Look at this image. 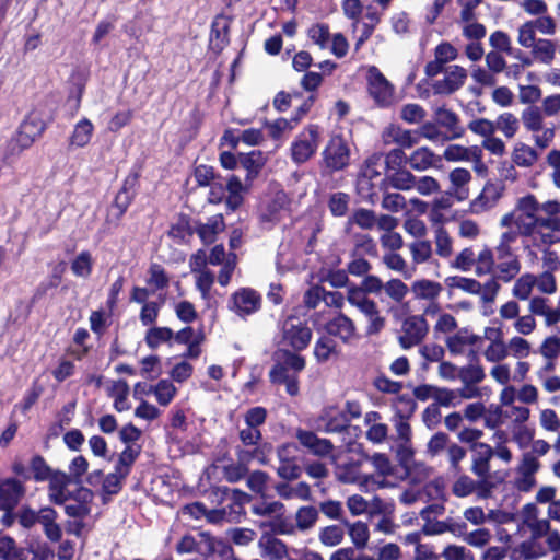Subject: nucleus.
<instances>
[{"mask_svg":"<svg viewBox=\"0 0 560 560\" xmlns=\"http://www.w3.org/2000/svg\"><path fill=\"white\" fill-rule=\"evenodd\" d=\"M545 117L544 112L535 106L526 107L521 114L524 128L533 135L535 145L541 150L548 148L556 138L555 126H546Z\"/></svg>","mask_w":560,"mask_h":560,"instance_id":"nucleus-4","label":"nucleus"},{"mask_svg":"<svg viewBox=\"0 0 560 560\" xmlns=\"http://www.w3.org/2000/svg\"><path fill=\"white\" fill-rule=\"evenodd\" d=\"M94 124L86 117L78 120L68 137V147L71 150L86 148L94 136Z\"/></svg>","mask_w":560,"mask_h":560,"instance_id":"nucleus-22","label":"nucleus"},{"mask_svg":"<svg viewBox=\"0 0 560 560\" xmlns=\"http://www.w3.org/2000/svg\"><path fill=\"white\" fill-rule=\"evenodd\" d=\"M457 330V320L456 318L448 313H439L438 318L435 320L433 331L434 334L440 336H450Z\"/></svg>","mask_w":560,"mask_h":560,"instance_id":"nucleus-53","label":"nucleus"},{"mask_svg":"<svg viewBox=\"0 0 560 560\" xmlns=\"http://www.w3.org/2000/svg\"><path fill=\"white\" fill-rule=\"evenodd\" d=\"M489 341L483 349V357L488 362L499 363L509 357L508 343L504 341L503 331L499 327H486L482 340Z\"/></svg>","mask_w":560,"mask_h":560,"instance_id":"nucleus-11","label":"nucleus"},{"mask_svg":"<svg viewBox=\"0 0 560 560\" xmlns=\"http://www.w3.org/2000/svg\"><path fill=\"white\" fill-rule=\"evenodd\" d=\"M287 196L283 191H277L272 197L262 201L259 210L260 221L264 224L278 222L285 210Z\"/></svg>","mask_w":560,"mask_h":560,"instance_id":"nucleus-18","label":"nucleus"},{"mask_svg":"<svg viewBox=\"0 0 560 560\" xmlns=\"http://www.w3.org/2000/svg\"><path fill=\"white\" fill-rule=\"evenodd\" d=\"M106 392L109 397L114 399V408L118 412H122L130 409V402L128 400L129 386L127 382L122 380L110 381L106 384Z\"/></svg>","mask_w":560,"mask_h":560,"instance_id":"nucleus-27","label":"nucleus"},{"mask_svg":"<svg viewBox=\"0 0 560 560\" xmlns=\"http://www.w3.org/2000/svg\"><path fill=\"white\" fill-rule=\"evenodd\" d=\"M495 130L501 131L504 137L511 139L515 137L520 129L518 118L512 113H503L494 121Z\"/></svg>","mask_w":560,"mask_h":560,"instance_id":"nucleus-47","label":"nucleus"},{"mask_svg":"<svg viewBox=\"0 0 560 560\" xmlns=\"http://www.w3.org/2000/svg\"><path fill=\"white\" fill-rule=\"evenodd\" d=\"M24 486L14 478L0 481V510L11 511L24 495Z\"/></svg>","mask_w":560,"mask_h":560,"instance_id":"nucleus-19","label":"nucleus"},{"mask_svg":"<svg viewBox=\"0 0 560 560\" xmlns=\"http://www.w3.org/2000/svg\"><path fill=\"white\" fill-rule=\"evenodd\" d=\"M539 424L548 432H559L560 418L557 412L551 408H542L539 410Z\"/></svg>","mask_w":560,"mask_h":560,"instance_id":"nucleus-64","label":"nucleus"},{"mask_svg":"<svg viewBox=\"0 0 560 560\" xmlns=\"http://www.w3.org/2000/svg\"><path fill=\"white\" fill-rule=\"evenodd\" d=\"M540 464L538 459L526 453L523 455L522 462L517 467L518 477L515 486L521 491H529L536 483L535 474L538 471Z\"/></svg>","mask_w":560,"mask_h":560,"instance_id":"nucleus-17","label":"nucleus"},{"mask_svg":"<svg viewBox=\"0 0 560 560\" xmlns=\"http://www.w3.org/2000/svg\"><path fill=\"white\" fill-rule=\"evenodd\" d=\"M261 298L253 289L242 288L235 291L229 301V308L241 317H246L260 308Z\"/></svg>","mask_w":560,"mask_h":560,"instance_id":"nucleus-12","label":"nucleus"},{"mask_svg":"<svg viewBox=\"0 0 560 560\" xmlns=\"http://www.w3.org/2000/svg\"><path fill=\"white\" fill-rule=\"evenodd\" d=\"M44 124L37 117H27L20 126V129L12 140L14 144L12 151L20 152L30 148L33 142L43 133Z\"/></svg>","mask_w":560,"mask_h":560,"instance_id":"nucleus-14","label":"nucleus"},{"mask_svg":"<svg viewBox=\"0 0 560 560\" xmlns=\"http://www.w3.org/2000/svg\"><path fill=\"white\" fill-rule=\"evenodd\" d=\"M365 79L369 94L377 104L386 106L393 102L394 88L376 67L365 68Z\"/></svg>","mask_w":560,"mask_h":560,"instance_id":"nucleus-7","label":"nucleus"},{"mask_svg":"<svg viewBox=\"0 0 560 560\" xmlns=\"http://www.w3.org/2000/svg\"><path fill=\"white\" fill-rule=\"evenodd\" d=\"M394 424L397 433V439L400 441L402 450L406 453L410 454L409 442L411 439V428L407 418L399 415L395 418Z\"/></svg>","mask_w":560,"mask_h":560,"instance_id":"nucleus-58","label":"nucleus"},{"mask_svg":"<svg viewBox=\"0 0 560 560\" xmlns=\"http://www.w3.org/2000/svg\"><path fill=\"white\" fill-rule=\"evenodd\" d=\"M68 483L69 477L66 474L57 472L51 475L48 486V495L51 502L65 504L69 500Z\"/></svg>","mask_w":560,"mask_h":560,"instance_id":"nucleus-28","label":"nucleus"},{"mask_svg":"<svg viewBox=\"0 0 560 560\" xmlns=\"http://www.w3.org/2000/svg\"><path fill=\"white\" fill-rule=\"evenodd\" d=\"M224 229V221L221 214L210 218L207 223L199 225L197 232L203 243L214 242L215 235Z\"/></svg>","mask_w":560,"mask_h":560,"instance_id":"nucleus-45","label":"nucleus"},{"mask_svg":"<svg viewBox=\"0 0 560 560\" xmlns=\"http://www.w3.org/2000/svg\"><path fill=\"white\" fill-rule=\"evenodd\" d=\"M345 530L339 525H329L320 528L319 541L327 547H335L343 540Z\"/></svg>","mask_w":560,"mask_h":560,"instance_id":"nucleus-52","label":"nucleus"},{"mask_svg":"<svg viewBox=\"0 0 560 560\" xmlns=\"http://www.w3.org/2000/svg\"><path fill=\"white\" fill-rule=\"evenodd\" d=\"M540 206L533 195H526L517 199L514 209L504 214L500 220L502 228H516L526 236L539 238L542 243L541 223L545 218H538Z\"/></svg>","mask_w":560,"mask_h":560,"instance_id":"nucleus-2","label":"nucleus"},{"mask_svg":"<svg viewBox=\"0 0 560 560\" xmlns=\"http://www.w3.org/2000/svg\"><path fill=\"white\" fill-rule=\"evenodd\" d=\"M522 516L530 536L516 547L515 552L528 560L539 559L548 552H553L552 560H560V533L551 529L549 520L539 518V512L535 504H526L523 508Z\"/></svg>","mask_w":560,"mask_h":560,"instance_id":"nucleus-1","label":"nucleus"},{"mask_svg":"<svg viewBox=\"0 0 560 560\" xmlns=\"http://www.w3.org/2000/svg\"><path fill=\"white\" fill-rule=\"evenodd\" d=\"M300 443L315 455H327L331 452L332 445L326 439H320L313 432L300 430L296 434Z\"/></svg>","mask_w":560,"mask_h":560,"instance_id":"nucleus-32","label":"nucleus"},{"mask_svg":"<svg viewBox=\"0 0 560 560\" xmlns=\"http://www.w3.org/2000/svg\"><path fill=\"white\" fill-rule=\"evenodd\" d=\"M149 393L155 396L161 406H168L177 394L176 386L168 380H160L155 385L149 386Z\"/></svg>","mask_w":560,"mask_h":560,"instance_id":"nucleus-41","label":"nucleus"},{"mask_svg":"<svg viewBox=\"0 0 560 560\" xmlns=\"http://www.w3.org/2000/svg\"><path fill=\"white\" fill-rule=\"evenodd\" d=\"M93 493L86 488H79L73 497H69L66 504V513L74 518H83L91 512Z\"/></svg>","mask_w":560,"mask_h":560,"instance_id":"nucleus-21","label":"nucleus"},{"mask_svg":"<svg viewBox=\"0 0 560 560\" xmlns=\"http://www.w3.org/2000/svg\"><path fill=\"white\" fill-rule=\"evenodd\" d=\"M226 190V206L231 210H235L241 207L244 201V195L248 190V183L243 184L237 176L232 175L228 178Z\"/></svg>","mask_w":560,"mask_h":560,"instance_id":"nucleus-33","label":"nucleus"},{"mask_svg":"<svg viewBox=\"0 0 560 560\" xmlns=\"http://www.w3.org/2000/svg\"><path fill=\"white\" fill-rule=\"evenodd\" d=\"M369 462H371L375 470V474L373 475L377 480L385 483L384 478L392 475L394 471V467L388 457L384 454L376 453L372 457H369Z\"/></svg>","mask_w":560,"mask_h":560,"instance_id":"nucleus-54","label":"nucleus"},{"mask_svg":"<svg viewBox=\"0 0 560 560\" xmlns=\"http://www.w3.org/2000/svg\"><path fill=\"white\" fill-rule=\"evenodd\" d=\"M240 162L247 172L246 183H252L264 167L266 159L261 151H252L247 154H242Z\"/></svg>","mask_w":560,"mask_h":560,"instance_id":"nucleus-37","label":"nucleus"},{"mask_svg":"<svg viewBox=\"0 0 560 560\" xmlns=\"http://www.w3.org/2000/svg\"><path fill=\"white\" fill-rule=\"evenodd\" d=\"M547 213L541 223L542 244L551 245L560 242V205L556 201H548L542 206Z\"/></svg>","mask_w":560,"mask_h":560,"instance_id":"nucleus-13","label":"nucleus"},{"mask_svg":"<svg viewBox=\"0 0 560 560\" xmlns=\"http://www.w3.org/2000/svg\"><path fill=\"white\" fill-rule=\"evenodd\" d=\"M538 38H536V30L530 21H526L517 28V43L524 48H532Z\"/></svg>","mask_w":560,"mask_h":560,"instance_id":"nucleus-61","label":"nucleus"},{"mask_svg":"<svg viewBox=\"0 0 560 560\" xmlns=\"http://www.w3.org/2000/svg\"><path fill=\"white\" fill-rule=\"evenodd\" d=\"M474 464L472 471L483 478L489 472V462L493 456V448L486 443L472 444Z\"/></svg>","mask_w":560,"mask_h":560,"instance_id":"nucleus-30","label":"nucleus"},{"mask_svg":"<svg viewBox=\"0 0 560 560\" xmlns=\"http://www.w3.org/2000/svg\"><path fill=\"white\" fill-rule=\"evenodd\" d=\"M261 556L268 560H281L287 557V546L272 536L265 535L259 540Z\"/></svg>","mask_w":560,"mask_h":560,"instance_id":"nucleus-36","label":"nucleus"},{"mask_svg":"<svg viewBox=\"0 0 560 560\" xmlns=\"http://www.w3.org/2000/svg\"><path fill=\"white\" fill-rule=\"evenodd\" d=\"M383 260L389 269L402 273L405 278L412 277L415 269H409L406 260L399 254L390 252L384 255Z\"/></svg>","mask_w":560,"mask_h":560,"instance_id":"nucleus-60","label":"nucleus"},{"mask_svg":"<svg viewBox=\"0 0 560 560\" xmlns=\"http://www.w3.org/2000/svg\"><path fill=\"white\" fill-rule=\"evenodd\" d=\"M350 418L338 407H328L320 415L317 425L325 432H340L348 427Z\"/></svg>","mask_w":560,"mask_h":560,"instance_id":"nucleus-24","label":"nucleus"},{"mask_svg":"<svg viewBox=\"0 0 560 560\" xmlns=\"http://www.w3.org/2000/svg\"><path fill=\"white\" fill-rule=\"evenodd\" d=\"M348 534L351 541L357 548H363L366 546L370 538V530L365 523L358 521L355 523H347Z\"/></svg>","mask_w":560,"mask_h":560,"instance_id":"nucleus-51","label":"nucleus"},{"mask_svg":"<svg viewBox=\"0 0 560 560\" xmlns=\"http://www.w3.org/2000/svg\"><path fill=\"white\" fill-rule=\"evenodd\" d=\"M174 337L172 329L167 327H153L147 331L145 343L150 349H156L162 343L170 342Z\"/></svg>","mask_w":560,"mask_h":560,"instance_id":"nucleus-50","label":"nucleus"},{"mask_svg":"<svg viewBox=\"0 0 560 560\" xmlns=\"http://www.w3.org/2000/svg\"><path fill=\"white\" fill-rule=\"evenodd\" d=\"M351 452H357L358 457H351L342 464H337V479L343 483L358 485L365 491L385 487L386 483L377 480L374 475L362 471L361 468L369 462V456L362 452L361 447L352 448Z\"/></svg>","mask_w":560,"mask_h":560,"instance_id":"nucleus-3","label":"nucleus"},{"mask_svg":"<svg viewBox=\"0 0 560 560\" xmlns=\"http://www.w3.org/2000/svg\"><path fill=\"white\" fill-rule=\"evenodd\" d=\"M347 300L352 306L358 308L368 319V335H376L385 327L386 319L381 314L377 304L373 300H371L362 289L358 287L349 288Z\"/></svg>","mask_w":560,"mask_h":560,"instance_id":"nucleus-5","label":"nucleus"},{"mask_svg":"<svg viewBox=\"0 0 560 560\" xmlns=\"http://www.w3.org/2000/svg\"><path fill=\"white\" fill-rule=\"evenodd\" d=\"M502 196V189L499 185L487 183L481 192L470 202L472 213H482L492 209Z\"/></svg>","mask_w":560,"mask_h":560,"instance_id":"nucleus-23","label":"nucleus"},{"mask_svg":"<svg viewBox=\"0 0 560 560\" xmlns=\"http://www.w3.org/2000/svg\"><path fill=\"white\" fill-rule=\"evenodd\" d=\"M277 493L283 499H300V500H310L311 499V489L306 482H299L294 486H290L288 483H279L276 487Z\"/></svg>","mask_w":560,"mask_h":560,"instance_id":"nucleus-44","label":"nucleus"},{"mask_svg":"<svg viewBox=\"0 0 560 560\" xmlns=\"http://www.w3.org/2000/svg\"><path fill=\"white\" fill-rule=\"evenodd\" d=\"M480 156L481 150L478 147L467 148L459 144H451L443 152V158L450 162L479 161Z\"/></svg>","mask_w":560,"mask_h":560,"instance_id":"nucleus-35","label":"nucleus"},{"mask_svg":"<svg viewBox=\"0 0 560 560\" xmlns=\"http://www.w3.org/2000/svg\"><path fill=\"white\" fill-rule=\"evenodd\" d=\"M536 278L529 273L520 277L514 287L513 295L520 300H527L532 293L533 287L535 285Z\"/></svg>","mask_w":560,"mask_h":560,"instance_id":"nucleus-63","label":"nucleus"},{"mask_svg":"<svg viewBox=\"0 0 560 560\" xmlns=\"http://www.w3.org/2000/svg\"><path fill=\"white\" fill-rule=\"evenodd\" d=\"M501 260L494 268V277L504 282L511 281L521 270V264L514 255L499 254Z\"/></svg>","mask_w":560,"mask_h":560,"instance_id":"nucleus-31","label":"nucleus"},{"mask_svg":"<svg viewBox=\"0 0 560 560\" xmlns=\"http://www.w3.org/2000/svg\"><path fill=\"white\" fill-rule=\"evenodd\" d=\"M409 250L415 265L423 264L432 256V247L428 241H416L411 243Z\"/></svg>","mask_w":560,"mask_h":560,"instance_id":"nucleus-59","label":"nucleus"},{"mask_svg":"<svg viewBox=\"0 0 560 560\" xmlns=\"http://www.w3.org/2000/svg\"><path fill=\"white\" fill-rule=\"evenodd\" d=\"M382 140L385 144H398L405 148H410L418 143L416 133L397 125L387 126L382 132Z\"/></svg>","mask_w":560,"mask_h":560,"instance_id":"nucleus-25","label":"nucleus"},{"mask_svg":"<svg viewBox=\"0 0 560 560\" xmlns=\"http://www.w3.org/2000/svg\"><path fill=\"white\" fill-rule=\"evenodd\" d=\"M382 170V155L374 154L369 158L365 162V165L362 170V177L359 180V185L368 184V180H371L381 175Z\"/></svg>","mask_w":560,"mask_h":560,"instance_id":"nucleus-57","label":"nucleus"},{"mask_svg":"<svg viewBox=\"0 0 560 560\" xmlns=\"http://www.w3.org/2000/svg\"><path fill=\"white\" fill-rule=\"evenodd\" d=\"M320 142V128L317 125H308L292 141L290 147L291 159L296 164H302L312 159Z\"/></svg>","mask_w":560,"mask_h":560,"instance_id":"nucleus-6","label":"nucleus"},{"mask_svg":"<svg viewBox=\"0 0 560 560\" xmlns=\"http://www.w3.org/2000/svg\"><path fill=\"white\" fill-rule=\"evenodd\" d=\"M435 161L436 159L434 153L425 147L415 150L408 158L410 167L419 172L434 166Z\"/></svg>","mask_w":560,"mask_h":560,"instance_id":"nucleus-43","label":"nucleus"},{"mask_svg":"<svg viewBox=\"0 0 560 560\" xmlns=\"http://www.w3.org/2000/svg\"><path fill=\"white\" fill-rule=\"evenodd\" d=\"M430 396L435 400V405L443 407H457L460 405V394L457 389L431 387Z\"/></svg>","mask_w":560,"mask_h":560,"instance_id":"nucleus-46","label":"nucleus"},{"mask_svg":"<svg viewBox=\"0 0 560 560\" xmlns=\"http://www.w3.org/2000/svg\"><path fill=\"white\" fill-rule=\"evenodd\" d=\"M429 327L422 316H410L401 326L402 335L399 342L402 348L408 349L418 345L428 334Z\"/></svg>","mask_w":560,"mask_h":560,"instance_id":"nucleus-15","label":"nucleus"},{"mask_svg":"<svg viewBox=\"0 0 560 560\" xmlns=\"http://www.w3.org/2000/svg\"><path fill=\"white\" fill-rule=\"evenodd\" d=\"M445 283L451 290L458 289L470 294H481L482 300L487 302H492L499 290V284L495 280L488 281L485 284V289H482V285L475 279L459 276L446 278Z\"/></svg>","mask_w":560,"mask_h":560,"instance_id":"nucleus-9","label":"nucleus"},{"mask_svg":"<svg viewBox=\"0 0 560 560\" xmlns=\"http://www.w3.org/2000/svg\"><path fill=\"white\" fill-rule=\"evenodd\" d=\"M284 340L296 350L304 349L312 338V331L296 317L288 318L283 324Z\"/></svg>","mask_w":560,"mask_h":560,"instance_id":"nucleus-16","label":"nucleus"},{"mask_svg":"<svg viewBox=\"0 0 560 560\" xmlns=\"http://www.w3.org/2000/svg\"><path fill=\"white\" fill-rule=\"evenodd\" d=\"M326 330L329 335L337 336L343 341H349L355 336L353 322L343 314H338L329 320L326 325Z\"/></svg>","mask_w":560,"mask_h":560,"instance_id":"nucleus-29","label":"nucleus"},{"mask_svg":"<svg viewBox=\"0 0 560 560\" xmlns=\"http://www.w3.org/2000/svg\"><path fill=\"white\" fill-rule=\"evenodd\" d=\"M448 179L451 183L448 194L455 196L458 200L467 199L469 195L467 185L471 180L470 172L463 167L454 168L450 172Z\"/></svg>","mask_w":560,"mask_h":560,"instance_id":"nucleus-26","label":"nucleus"},{"mask_svg":"<svg viewBox=\"0 0 560 560\" xmlns=\"http://www.w3.org/2000/svg\"><path fill=\"white\" fill-rule=\"evenodd\" d=\"M512 161L521 167H532L539 159V154L533 147L517 142L512 151Z\"/></svg>","mask_w":560,"mask_h":560,"instance_id":"nucleus-39","label":"nucleus"},{"mask_svg":"<svg viewBox=\"0 0 560 560\" xmlns=\"http://www.w3.org/2000/svg\"><path fill=\"white\" fill-rule=\"evenodd\" d=\"M147 282L154 290H162L168 285L170 278L162 266L152 264L148 271Z\"/></svg>","mask_w":560,"mask_h":560,"instance_id":"nucleus-55","label":"nucleus"},{"mask_svg":"<svg viewBox=\"0 0 560 560\" xmlns=\"http://www.w3.org/2000/svg\"><path fill=\"white\" fill-rule=\"evenodd\" d=\"M436 121L451 132L450 138H459L463 135V129L458 127V118L452 110L445 108L438 109Z\"/></svg>","mask_w":560,"mask_h":560,"instance_id":"nucleus-48","label":"nucleus"},{"mask_svg":"<svg viewBox=\"0 0 560 560\" xmlns=\"http://www.w3.org/2000/svg\"><path fill=\"white\" fill-rule=\"evenodd\" d=\"M93 258L89 252H81L71 262V270L74 276L86 279L92 273Z\"/></svg>","mask_w":560,"mask_h":560,"instance_id":"nucleus-49","label":"nucleus"},{"mask_svg":"<svg viewBox=\"0 0 560 560\" xmlns=\"http://www.w3.org/2000/svg\"><path fill=\"white\" fill-rule=\"evenodd\" d=\"M493 254L489 248H483L476 256L475 260V273L477 276H485L493 270Z\"/></svg>","mask_w":560,"mask_h":560,"instance_id":"nucleus-62","label":"nucleus"},{"mask_svg":"<svg viewBox=\"0 0 560 560\" xmlns=\"http://www.w3.org/2000/svg\"><path fill=\"white\" fill-rule=\"evenodd\" d=\"M530 49L534 59L544 65H551L556 58V44L550 39L538 38Z\"/></svg>","mask_w":560,"mask_h":560,"instance_id":"nucleus-42","label":"nucleus"},{"mask_svg":"<svg viewBox=\"0 0 560 560\" xmlns=\"http://www.w3.org/2000/svg\"><path fill=\"white\" fill-rule=\"evenodd\" d=\"M324 161L328 168L340 171L345 168L350 161V148L348 142L341 136H332L324 152Z\"/></svg>","mask_w":560,"mask_h":560,"instance_id":"nucleus-10","label":"nucleus"},{"mask_svg":"<svg viewBox=\"0 0 560 560\" xmlns=\"http://www.w3.org/2000/svg\"><path fill=\"white\" fill-rule=\"evenodd\" d=\"M301 121V116H292L290 119L278 118L265 124L269 136L275 139H281L289 135Z\"/></svg>","mask_w":560,"mask_h":560,"instance_id":"nucleus-38","label":"nucleus"},{"mask_svg":"<svg viewBox=\"0 0 560 560\" xmlns=\"http://www.w3.org/2000/svg\"><path fill=\"white\" fill-rule=\"evenodd\" d=\"M481 343L482 336L467 327L457 329L445 339V346L453 355L474 354Z\"/></svg>","mask_w":560,"mask_h":560,"instance_id":"nucleus-8","label":"nucleus"},{"mask_svg":"<svg viewBox=\"0 0 560 560\" xmlns=\"http://www.w3.org/2000/svg\"><path fill=\"white\" fill-rule=\"evenodd\" d=\"M318 518V512L314 506H302L296 511L295 522L300 530L312 528Z\"/></svg>","mask_w":560,"mask_h":560,"instance_id":"nucleus-56","label":"nucleus"},{"mask_svg":"<svg viewBox=\"0 0 560 560\" xmlns=\"http://www.w3.org/2000/svg\"><path fill=\"white\" fill-rule=\"evenodd\" d=\"M295 450V446L293 444H285L282 445L279 451L278 455L281 460L280 466L278 467V475L287 480H292L299 478L301 474L300 467L294 464L293 462L288 459V456L291 454L292 451Z\"/></svg>","mask_w":560,"mask_h":560,"instance_id":"nucleus-34","label":"nucleus"},{"mask_svg":"<svg viewBox=\"0 0 560 560\" xmlns=\"http://www.w3.org/2000/svg\"><path fill=\"white\" fill-rule=\"evenodd\" d=\"M443 288L439 282L421 279L417 280L411 285V291L416 299L433 301L438 299Z\"/></svg>","mask_w":560,"mask_h":560,"instance_id":"nucleus-40","label":"nucleus"},{"mask_svg":"<svg viewBox=\"0 0 560 560\" xmlns=\"http://www.w3.org/2000/svg\"><path fill=\"white\" fill-rule=\"evenodd\" d=\"M467 72L463 67L451 66L446 69L443 79L433 84V90L438 94H451L458 90L465 83Z\"/></svg>","mask_w":560,"mask_h":560,"instance_id":"nucleus-20","label":"nucleus"}]
</instances>
